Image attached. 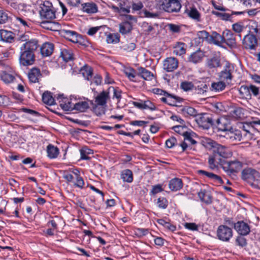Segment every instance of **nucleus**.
Instances as JSON below:
<instances>
[{
  "mask_svg": "<svg viewBox=\"0 0 260 260\" xmlns=\"http://www.w3.org/2000/svg\"><path fill=\"white\" fill-rule=\"evenodd\" d=\"M38 47V42L36 39L30 40L23 44L20 48V63L23 66L32 64L35 60L34 52Z\"/></svg>",
  "mask_w": 260,
  "mask_h": 260,
  "instance_id": "obj_1",
  "label": "nucleus"
},
{
  "mask_svg": "<svg viewBox=\"0 0 260 260\" xmlns=\"http://www.w3.org/2000/svg\"><path fill=\"white\" fill-rule=\"evenodd\" d=\"M156 8L168 13L178 12L181 8L179 0H156Z\"/></svg>",
  "mask_w": 260,
  "mask_h": 260,
  "instance_id": "obj_2",
  "label": "nucleus"
},
{
  "mask_svg": "<svg viewBox=\"0 0 260 260\" xmlns=\"http://www.w3.org/2000/svg\"><path fill=\"white\" fill-rule=\"evenodd\" d=\"M242 178L251 185H260V174L254 169L248 168L244 169L241 173Z\"/></svg>",
  "mask_w": 260,
  "mask_h": 260,
  "instance_id": "obj_3",
  "label": "nucleus"
},
{
  "mask_svg": "<svg viewBox=\"0 0 260 260\" xmlns=\"http://www.w3.org/2000/svg\"><path fill=\"white\" fill-rule=\"evenodd\" d=\"M209 145L213 148V154L219 158H226L231 156V153L228 148L224 146L218 144L215 141H211Z\"/></svg>",
  "mask_w": 260,
  "mask_h": 260,
  "instance_id": "obj_4",
  "label": "nucleus"
},
{
  "mask_svg": "<svg viewBox=\"0 0 260 260\" xmlns=\"http://www.w3.org/2000/svg\"><path fill=\"white\" fill-rule=\"evenodd\" d=\"M40 8V14L42 19L51 20L55 18V11L52 4L49 1L45 2Z\"/></svg>",
  "mask_w": 260,
  "mask_h": 260,
  "instance_id": "obj_5",
  "label": "nucleus"
},
{
  "mask_svg": "<svg viewBox=\"0 0 260 260\" xmlns=\"http://www.w3.org/2000/svg\"><path fill=\"white\" fill-rule=\"evenodd\" d=\"M234 71L233 64L229 62L226 63L223 69L219 73V79L228 84H230L233 78V73Z\"/></svg>",
  "mask_w": 260,
  "mask_h": 260,
  "instance_id": "obj_6",
  "label": "nucleus"
},
{
  "mask_svg": "<svg viewBox=\"0 0 260 260\" xmlns=\"http://www.w3.org/2000/svg\"><path fill=\"white\" fill-rule=\"evenodd\" d=\"M111 8L114 12L118 13L120 15H125L130 12L131 5L128 0H120L117 6L112 5Z\"/></svg>",
  "mask_w": 260,
  "mask_h": 260,
  "instance_id": "obj_7",
  "label": "nucleus"
},
{
  "mask_svg": "<svg viewBox=\"0 0 260 260\" xmlns=\"http://www.w3.org/2000/svg\"><path fill=\"white\" fill-rule=\"evenodd\" d=\"M259 37L247 34L242 40V44L246 50H255L257 46V38Z\"/></svg>",
  "mask_w": 260,
  "mask_h": 260,
  "instance_id": "obj_8",
  "label": "nucleus"
},
{
  "mask_svg": "<svg viewBox=\"0 0 260 260\" xmlns=\"http://www.w3.org/2000/svg\"><path fill=\"white\" fill-rule=\"evenodd\" d=\"M217 236L220 240L228 242L233 236L232 230L226 225H220L217 231Z\"/></svg>",
  "mask_w": 260,
  "mask_h": 260,
  "instance_id": "obj_9",
  "label": "nucleus"
},
{
  "mask_svg": "<svg viewBox=\"0 0 260 260\" xmlns=\"http://www.w3.org/2000/svg\"><path fill=\"white\" fill-rule=\"evenodd\" d=\"M242 167V163L239 161H227L225 160L223 169L229 175H232L240 170Z\"/></svg>",
  "mask_w": 260,
  "mask_h": 260,
  "instance_id": "obj_10",
  "label": "nucleus"
},
{
  "mask_svg": "<svg viewBox=\"0 0 260 260\" xmlns=\"http://www.w3.org/2000/svg\"><path fill=\"white\" fill-rule=\"evenodd\" d=\"M223 43H225L230 48L237 47V42L234 34L230 29H225L223 31Z\"/></svg>",
  "mask_w": 260,
  "mask_h": 260,
  "instance_id": "obj_11",
  "label": "nucleus"
},
{
  "mask_svg": "<svg viewBox=\"0 0 260 260\" xmlns=\"http://www.w3.org/2000/svg\"><path fill=\"white\" fill-rule=\"evenodd\" d=\"M61 34L73 43H81L82 37L75 31L63 29L61 30Z\"/></svg>",
  "mask_w": 260,
  "mask_h": 260,
  "instance_id": "obj_12",
  "label": "nucleus"
},
{
  "mask_svg": "<svg viewBox=\"0 0 260 260\" xmlns=\"http://www.w3.org/2000/svg\"><path fill=\"white\" fill-rule=\"evenodd\" d=\"M197 121L201 126L206 129H208L210 126L214 125L212 117L206 113L201 114Z\"/></svg>",
  "mask_w": 260,
  "mask_h": 260,
  "instance_id": "obj_13",
  "label": "nucleus"
},
{
  "mask_svg": "<svg viewBox=\"0 0 260 260\" xmlns=\"http://www.w3.org/2000/svg\"><path fill=\"white\" fill-rule=\"evenodd\" d=\"M218 131L225 132L228 133L231 130H233L230 122L224 118H219L216 120L214 125Z\"/></svg>",
  "mask_w": 260,
  "mask_h": 260,
  "instance_id": "obj_14",
  "label": "nucleus"
},
{
  "mask_svg": "<svg viewBox=\"0 0 260 260\" xmlns=\"http://www.w3.org/2000/svg\"><path fill=\"white\" fill-rule=\"evenodd\" d=\"M178 67V61L175 57H168L164 61L163 68L168 72L174 71Z\"/></svg>",
  "mask_w": 260,
  "mask_h": 260,
  "instance_id": "obj_15",
  "label": "nucleus"
},
{
  "mask_svg": "<svg viewBox=\"0 0 260 260\" xmlns=\"http://www.w3.org/2000/svg\"><path fill=\"white\" fill-rule=\"evenodd\" d=\"M224 159L218 158L214 154L210 155L208 157L209 167L211 170H215L218 168V165L220 166L222 169L223 168L225 162Z\"/></svg>",
  "mask_w": 260,
  "mask_h": 260,
  "instance_id": "obj_16",
  "label": "nucleus"
},
{
  "mask_svg": "<svg viewBox=\"0 0 260 260\" xmlns=\"http://www.w3.org/2000/svg\"><path fill=\"white\" fill-rule=\"evenodd\" d=\"M234 229L242 236L248 235L250 231L249 226L243 221H239L235 223L234 224Z\"/></svg>",
  "mask_w": 260,
  "mask_h": 260,
  "instance_id": "obj_17",
  "label": "nucleus"
},
{
  "mask_svg": "<svg viewBox=\"0 0 260 260\" xmlns=\"http://www.w3.org/2000/svg\"><path fill=\"white\" fill-rule=\"evenodd\" d=\"M76 101V99H74L73 100L72 96L70 99L64 98L60 102V106L64 111H72L74 110V105Z\"/></svg>",
  "mask_w": 260,
  "mask_h": 260,
  "instance_id": "obj_18",
  "label": "nucleus"
},
{
  "mask_svg": "<svg viewBox=\"0 0 260 260\" xmlns=\"http://www.w3.org/2000/svg\"><path fill=\"white\" fill-rule=\"evenodd\" d=\"M109 98V92L103 91L95 98V104L101 106H106L107 100Z\"/></svg>",
  "mask_w": 260,
  "mask_h": 260,
  "instance_id": "obj_19",
  "label": "nucleus"
},
{
  "mask_svg": "<svg viewBox=\"0 0 260 260\" xmlns=\"http://www.w3.org/2000/svg\"><path fill=\"white\" fill-rule=\"evenodd\" d=\"M248 34L260 37V26L255 21H251L247 25Z\"/></svg>",
  "mask_w": 260,
  "mask_h": 260,
  "instance_id": "obj_20",
  "label": "nucleus"
},
{
  "mask_svg": "<svg viewBox=\"0 0 260 260\" xmlns=\"http://www.w3.org/2000/svg\"><path fill=\"white\" fill-rule=\"evenodd\" d=\"M42 75L40 70L37 68H33L30 70L28 74V77L30 82L32 83H37Z\"/></svg>",
  "mask_w": 260,
  "mask_h": 260,
  "instance_id": "obj_21",
  "label": "nucleus"
},
{
  "mask_svg": "<svg viewBox=\"0 0 260 260\" xmlns=\"http://www.w3.org/2000/svg\"><path fill=\"white\" fill-rule=\"evenodd\" d=\"M223 40V33L221 35L216 31H212L209 37V43L220 46Z\"/></svg>",
  "mask_w": 260,
  "mask_h": 260,
  "instance_id": "obj_22",
  "label": "nucleus"
},
{
  "mask_svg": "<svg viewBox=\"0 0 260 260\" xmlns=\"http://www.w3.org/2000/svg\"><path fill=\"white\" fill-rule=\"evenodd\" d=\"M198 197L202 202L206 204H210L212 202V197L209 191L205 189L201 190L198 192Z\"/></svg>",
  "mask_w": 260,
  "mask_h": 260,
  "instance_id": "obj_23",
  "label": "nucleus"
},
{
  "mask_svg": "<svg viewBox=\"0 0 260 260\" xmlns=\"http://www.w3.org/2000/svg\"><path fill=\"white\" fill-rule=\"evenodd\" d=\"M183 186V183L181 179L177 178H175L171 179L169 181V188L173 191H176L180 190Z\"/></svg>",
  "mask_w": 260,
  "mask_h": 260,
  "instance_id": "obj_24",
  "label": "nucleus"
},
{
  "mask_svg": "<svg viewBox=\"0 0 260 260\" xmlns=\"http://www.w3.org/2000/svg\"><path fill=\"white\" fill-rule=\"evenodd\" d=\"M54 49V45L50 43H45L40 48L41 54L43 56H48L52 54Z\"/></svg>",
  "mask_w": 260,
  "mask_h": 260,
  "instance_id": "obj_25",
  "label": "nucleus"
},
{
  "mask_svg": "<svg viewBox=\"0 0 260 260\" xmlns=\"http://www.w3.org/2000/svg\"><path fill=\"white\" fill-rule=\"evenodd\" d=\"M133 29V25L128 21H124L119 25V31L122 35H126L131 32Z\"/></svg>",
  "mask_w": 260,
  "mask_h": 260,
  "instance_id": "obj_26",
  "label": "nucleus"
},
{
  "mask_svg": "<svg viewBox=\"0 0 260 260\" xmlns=\"http://www.w3.org/2000/svg\"><path fill=\"white\" fill-rule=\"evenodd\" d=\"M41 26L45 29L52 31L58 30L60 25L58 22L52 21H44L41 22Z\"/></svg>",
  "mask_w": 260,
  "mask_h": 260,
  "instance_id": "obj_27",
  "label": "nucleus"
},
{
  "mask_svg": "<svg viewBox=\"0 0 260 260\" xmlns=\"http://www.w3.org/2000/svg\"><path fill=\"white\" fill-rule=\"evenodd\" d=\"M47 156L51 159L56 158L59 153V149L52 144H49L46 149Z\"/></svg>",
  "mask_w": 260,
  "mask_h": 260,
  "instance_id": "obj_28",
  "label": "nucleus"
},
{
  "mask_svg": "<svg viewBox=\"0 0 260 260\" xmlns=\"http://www.w3.org/2000/svg\"><path fill=\"white\" fill-rule=\"evenodd\" d=\"M82 5V10L84 12L89 14L95 13L98 11V7L94 3H84Z\"/></svg>",
  "mask_w": 260,
  "mask_h": 260,
  "instance_id": "obj_29",
  "label": "nucleus"
},
{
  "mask_svg": "<svg viewBox=\"0 0 260 260\" xmlns=\"http://www.w3.org/2000/svg\"><path fill=\"white\" fill-rule=\"evenodd\" d=\"M14 34L10 31L3 29L0 31V37L1 40L6 42H12L14 39Z\"/></svg>",
  "mask_w": 260,
  "mask_h": 260,
  "instance_id": "obj_30",
  "label": "nucleus"
},
{
  "mask_svg": "<svg viewBox=\"0 0 260 260\" xmlns=\"http://www.w3.org/2000/svg\"><path fill=\"white\" fill-rule=\"evenodd\" d=\"M121 179L124 182L131 183L133 181V172L129 169H125L122 170L120 174Z\"/></svg>",
  "mask_w": 260,
  "mask_h": 260,
  "instance_id": "obj_31",
  "label": "nucleus"
},
{
  "mask_svg": "<svg viewBox=\"0 0 260 260\" xmlns=\"http://www.w3.org/2000/svg\"><path fill=\"white\" fill-rule=\"evenodd\" d=\"M138 71L139 75L144 80H151L153 77V74L144 68H139Z\"/></svg>",
  "mask_w": 260,
  "mask_h": 260,
  "instance_id": "obj_32",
  "label": "nucleus"
},
{
  "mask_svg": "<svg viewBox=\"0 0 260 260\" xmlns=\"http://www.w3.org/2000/svg\"><path fill=\"white\" fill-rule=\"evenodd\" d=\"M74 106L75 110L81 112H83L85 111L89 107V104L86 101H76Z\"/></svg>",
  "mask_w": 260,
  "mask_h": 260,
  "instance_id": "obj_33",
  "label": "nucleus"
},
{
  "mask_svg": "<svg viewBox=\"0 0 260 260\" xmlns=\"http://www.w3.org/2000/svg\"><path fill=\"white\" fill-rule=\"evenodd\" d=\"M193 88L198 94H203L207 91L208 86L205 83L200 81L196 83Z\"/></svg>",
  "mask_w": 260,
  "mask_h": 260,
  "instance_id": "obj_34",
  "label": "nucleus"
},
{
  "mask_svg": "<svg viewBox=\"0 0 260 260\" xmlns=\"http://www.w3.org/2000/svg\"><path fill=\"white\" fill-rule=\"evenodd\" d=\"M203 55L201 51H198L192 53L189 56L188 61L194 63H197L201 61Z\"/></svg>",
  "mask_w": 260,
  "mask_h": 260,
  "instance_id": "obj_35",
  "label": "nucleus"
},
{
  "mask_svg": "<svg viewBox=\"0 0 260 260\" xmlns=\"http://www.w3.org/2000/svg\"><path fill=\"white\" fill-rule=\"evenodd\" d=\"M181 111L182 114L185 116H191L195 117L198 114L197 110L194 108L189 106L183 107L182 108Z\"/></svg>",
  "mask_w": 260,
  "mask_h": 260,
  "instance_id": "obj_36",
  "label": "nucleus"
},
{
  "mask_svg": "<svg viewBox=\"0 0 260 260\" xmlns=\"http://www.w3.org/2000/svg\"><path fill=\"white\" fill-rule=\"evenodd\" d=\"M42 101L45 104L49 105L55 104V100L52 97L51 93L49 91H45L43 94Z\"/></svg>",
  "mask_w": 260,
  "mask_h": 260,
  "instance_id": "obj_37",
  "label": "nucleus"
},
{
  "mask_svg": "<svg viewBox=\"0 0 260 260\" xmlns=\"http://www.w3.org/2000/svg\"><path fill=\"white\" fill-rule=\"evenodd\" d=\"M60 57H61L63 60L68 62L73 59V52L71 49H62L60 52Z\"/></svg>",
  "mask_w": 260,
  "mask_h": 260,
  "instance_id": "obj_38",
  "label": "nucleus"
},
{
  "mask_svg": "<svg viewBox=\"0 0 260 260\" xmlns=\"http://www.w3.org/2000/svg\"><path fill=\"white\" fill-rule=\"evenodd\" d=\"M207 64L210 69L217 68L221 66L220 60L217 57H213L208 59Z\"/></svg>",
  "mask_w": 260,
  "mask_h": 260,
  "instance_id": "obj_39",
  "label": "nucleus"
},
{
  "mask_svg": "<svg viewBox=\"0 0 260 260\" xmlns=\"http://www.w3.org/2000/svg\"><path fill=\"white\" fill-rule=\"evenodd\" d=\"M185 44L183 43L178 42L174 47L173 53L177 55H181L185 53Z\"/></svg>",
  "mask_w": 260,
  "mask_h": 260,
  "instance_id": "obj_40",
  "label": "nucleus"
},
{
  "mask_svg": "<svg viewBox=\"0 0 260 260\" xmlns=\"http://www.w3.org/2000/svg\"><path fill=\"white\" fill-rule=\"evenodd\" d=\"M227 138H230L232 140H238L241 141L242 139V134L240 131L236 130L233 132V130H231L228 133H226Z\"/></svg>",
  "mask_w": 260,
  "mask_h": 260,
  "instance_id": "obj_41",
  "label": "nucleus"
},
{
  "mask_svg": "<svg viewBox=\"0 0 260 260\" xmlns=\"http://www.w3.org/2000/svg\"><path fill=\"white\" fill-rule=\"evenodd\" d=\"M188 16L197 22L200 21V14L194 8H191L190 10H186Z\"/></svg>",
  "mask_w": 260,
  "mask_h": 260,
  "instance_id": "obj_42",
  "label": "nucleus"
},
{
  "mask_svg": "<svg viewBox=\"0 0 260 260\" xmlns=\"http://www.w3.org/2000/svg\"><path fill=\"white\" fill-rule=\"evenodd\" d=\"M225 87V82L220 81L217 82L212 83L211 84V90L216 92H219L224 89Z\"/></svg>",
  "mask_w": 260,
  "mask_h": 260,
  "instance_id": "obj_43",
  "label": "nucleus"
},
{
  "mask_svg": "<svg viewBox=\"0 0 260 260\" xmlns=\"http://www.w3.org/2000/svg\"><path fill=\"white\" fill-rule=\"evenodd\" d=\"M106 41L109 44H116L120 41V36L118 34H109L107 36Z\"/></svg>",
  "mask_w": 260,
  "mask_h": 260,
  "instance_id": "obj_44",
  "label": "nucleus"
},
{
  "mask_svg": "<svg viewBox=\"0 0 260 260\" xmlns=\"http://www.w3.org/2000/svg\"><path fill=\"white\" fill-rule=\"evenodd\" d=\"M239 92L241 95L247 99H250L251 93H250L249 85H242L239 90Z\"/></svg>",
  "mask_w": 260,
  "mask_h": 260,
  "instance_id": "obj_45",
  "label": "nucleus"
},
{
  "mask_svg": "<svg viewBox=\"0 0 260 260\" xmlns=\"http://www.w3.org/2000/svg\"><path fill=\"white\" fill-rule=\"evenodd\" d=\"M15 23L20 26H23L24 28L29 27L30 23L22 16H16L15 17Z\"/></svg>",
  "mask_w": 260,
  "mask_h": 260,
  "instance_id": "obj_46",
  "label": "nucleus"
},
{
  "mask_svg": "<svg viewBox=\"0 0 260 260\" xmlns=\"http://www.w3.org/2000/svg\"><path fill=\"white\" fill-rule=\"evenodd\" d=\"M82 74L86 80L89 81L93 75V70L92 68L88 66L84 67V68L82 70Z\"/></svg>",
  "mask_w": 260,
  "mask_h": 260,
  "instance_id": "obj_47",
  "label": "nucleus"
},
{
  "mask_svg": "<svg viewBox=\"0 0 260 260\" xmlns=\"http://www.w3.org/2000/svg\"><path fill=\"white\" fill-rule=\"evenodd\" d=\"M90 103L93 105V111L97 116H101L105 113L104 106H101L100 105H98L95 104H93L92 101H90Z\"/></svg>",
  "mask_w": 260,
  "mask_h": 260,
  "instance_id": "obj_48",
  "label": "nucleus"
},
{
  "mask_svg": "<svg viewBox=\"0 0 260 260\" xmlns=\"http://www.w3.org/2000/svg\"><path fill=\"white\" fill-rule=\"evenodd\" d=\"M2 80L6 83H10L14 81L15 77L6 72H3L1 76Z\"/></svg>",
  "mask_w": 260,
  "mask_h": 260,
  "instance_id": "obj_49",
  "label": "nucleus"
},
{
  "mask_svg": "<svg viewBox=\"0 0 260 260\" xmlns=\"http://www.w3.org/2000/svg\"><path fill=\"white\" fill-rule=\"evenodd\" d=\"M76 178L75 180L73 181L74 186L78 187L80 188H82L84 185V182L83 178L80 176L77 173H75Z\"/></svg>",
  "mask_w": 260,
  "mask_h": 260,
  "instance_id": "obj_50",
  "label": "nucleus"
},
{
  "mask_svg": "<svg viewBox=\"0 0 260 260\" xmlns=\"http://www.w3.org/2000/svg\"><path fill=\"white\" fill-rule=\"evenodd\" d=\"M120 47L121 49L125 51L131 52L136 48V44L134 43L122 44Z\"/></svg>",
  "mask_w": 260,
  "mask_h": 260,
  "instance_id": "obj_51",
  "label": "nucleus"
},
{
  "mask_svg": "<svg viewBox=\"0 0 260 260\" xmlns=\"http://www.w3.org/2000/svg\"><path fill=\"white\" fill-rule=\"evenodd\" d=\"M244 26L240 23H235L232 25L233 30L236 33L239 34L238 36L240 39L241 38L240 33L243 30Z\"/></svg>",
  "mask_w": 260,
  "mask_h": 260,
  "instance_id": "obj_52",
  "label": "nucleus"
},
{
  "mask_svg": "<svg viewBox=\"0 0 260 260\" xmlns=\"http://www.w3.org/2000/svg\"><path fill=\"white\" fill-rule=\"evenodd\" d=\"M212 13L217 17H220L222 20L225 21L229 20L231 16V15L229 13L218 12L214 11H213Z\"/></svg>",
  "mask_w": 260,
  "mask_h": 260,
  "instance_id": "obj_53",
  "label": "nucleus"
},
{
  "mask_svg": "<svg viewBox=\"0 0 260 260\" xmlns=\"http://www.w3.org/2000/svg\"><path fill=\"white\" fill-rule=\"evenodd\" d=\"M168 201L164 197H160L157 199V204L159 208L165 209L168 206Z\"/></svg>",
  "mask_w": 260,
  "mask_h": 260,
  "instance_id": "obj_54",
  "label": "nucleus"
},
{
  "mask_svg": "<svg viewBox=\"0 0 260 260\" xmlns=\"http://www.w3.org/2000/svg\"><path fill=\"white\" fill-rule=\"evenodd\" d=\"M231 114L236 118H240L243 115L242 109L241 108H235L231 111Z\"/></svg>",
  "mask_w": 260,
  "mask_h": 260,
  "instance_id": "obj_55",
  "label": "nucleus"
},
{
  "mask_svg": "<svg viewBox=\"0 0 260 260\" xmlns=\"http://www.w3.org/2000/svg\"><path fill=\"white\" fill-rule=\"evenodd\" d=\"M124 73L129 80L134 81V79L136 77V71L134 69H127L125 70Z\"/></svg>",
  "mask_w": 260,
  "mask_h": 260,
  "instance_id": "obj_56",
  "label": "nucleus"
},
{
  "mask_svg": "<svg viewBox=\"0 0 260 260\" xmlns=\"http://www.w3.org/2000/svg\"><path fill=\"white\" fill-rule=\"evenodd\" d=\"M197 35L199 38L205 40L209 43V34L206 30H202L198 32Z\"/></svg>",
  "mask_w": 260,
  "mask_h": 260,
  "instance_id": "obj_57",
  "label": "nucleus"
},
{
  "mask_svg": "<svg viewBox=\"0 0 260 260\" xmlns=\"http://www.w3.org/2000/svg\"><path fill=\"white\" fill-rule=\"evenodd\" d=\"M193 87L194 85L190 82L185 81L182 82L181 84V88L185 91H187L192 89L193 88Z\"/></svg>",
  "mask_w": 260,
  "mask_h": 260,
  "instance_id": "obj_58",
  "label": "nucleus"
},
{
  "mask_svg": "<svg viewBox=\"0 0 260 260\" xmlns=\"http://www.w3.org/2000/svg\"><path fill=\"white\" fill-rule=\"evenodd\" d=\"M236 244L239 246L242 247L245 246L247 245L246 239L241 236H239L237 237L236 239Z\"/></svg>",
  "mask_w": 260,
  "mask_h": 260,
  "instance_id": "obj_59",
  "label": "nucleus"
},
{
  "mask_svg": "<svg viewBox=\"0 0 260 260\" xmlns=\"http://www.w3.org/2000/svg\"><path fill=\"white\" fill-rule=\"evenodd\" d=\"M9 19V16L7 12L3 10H0V24L6 23Z\"/></svg>",
  "mask_w": 260,
  "mask_h": 260,
  "instance_id": "obj_60",
  "label": "nucleus"
},
{
  "mask_svg": "<svg viewBox=\"0 0 260 260\" xmlns=\"http://www.w3.org/2000/svg\"><path fill=\"white\" fill-rule=\"evenodd\" d=\"M162 191H163L162 185L160 184H157L152 186V189L150 191V194L155 195L156 193L161 192Z\"/></svg>",
  "mask_w": 260,
  "mask_h": 260,
  "instance_id": "obj_61",
  "label": "nucleus"
},
{
  "mask_svg": "<svg viewBox=\"0 0 260 260\" xmlns=\"http://www.w3.org/2000/svg\"><path fill=\"white\" fill-rule=\"evenodd\" d=\"M249 90L251 95L253 94L255 96H257L259 92V88L253 85H249Z\"/></svg>",
  "mask_w": 260,
  "mask_h": 260,
  "instance_id": "obj_62",
  "label": "nucleus"
},
{
  "mask_svg": "<svg viewBox=\"0 0 260 260\" xmlns=\"http://www.w3.org/2000/svg\"><path fill=\"white\" fill-rule=\"evenodd\" d=\"M177 142V140L175 138L171 137L168 139L166 142V145L169 148H172Z\"/></svg>",
  "mask_w": 260,
  "mask_h": 260,
  "instance_id": "obj_63",
  "label": "nucleus"
},
{
  "mask_svg": "<svg viewBox=\"0 0 260 260\" xmlns=\"http://www.w3.org/2000/svg\"><path fill=\"white\" fill-rule=\"evenodd\" d=\"M144 109H149L151 111H154L156 109V107L153 103L150 101H146L144 103Z\"/></svg>",
  "mask_w": 260,
  "mask_h": 260,
  "instance_id": "obj_64",
  "label": "nucleus"
}]
</instances>
